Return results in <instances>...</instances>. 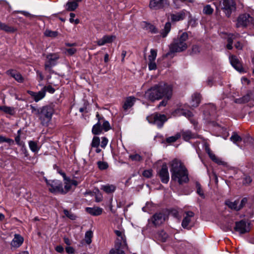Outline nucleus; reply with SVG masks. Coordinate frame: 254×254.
Instances as JSON below:
<instances>
[{"mask_svg": "<svg viewBox=\"0 0 254 254\" xmlns=\"http://www.w3.org/2000/svg\"><path fill=\"white\" fill-rule=\"evenodd\" d=\"M64 212L65 215L70 219L74 220L75 219L76 216L69 211L67 210H64Z\"/></svg>", "mask_w": 254, "mask_h": 254, "instance_id": "obj_51", "label": "nucleus"}, {"mask_svg": "<svg viewBox=\"0 0 254 254\" xmlns=\"http://www.w3.org/2000/svg\"><path fill=\"white\" fill-rule=\"evenodd\" d=\"M146 119L149 123L156 125L159 128L162 127L164 123L167 120L165 115L158 113L152 114Z\"/></svg>", "mask_w": 254, "mask_h": 254, "instance_id": "obj_7", "label": "nucleus"}, {"mask_svg": "<svg viewBox=\"0 0 254 254\" xmlns=\"http://www.w3.org/2000/svg\"><path fill=\"white\" fill-rule=\"evenodd\" d=\"M235 229L240 234L246 233L251 230L250 224L243 220L237 222L236 223Z\"/></svg>", "mask_w": 254, "mask_h": 254, "instance_id": "obj_11", "label": "nucleus"}, {"mask_svg": "<svg viewBox=\"0 0 254 254\" xmlns=\"http://www.w3.org/2000/svg\"><path fill=\"white\" fill-rule=\"evenodd\" d=\"M77 51L76 49L74 48H70L65 49V53L68 55L72 56Z\"/></svg>", "mask_w": 254, "mask_h": 254, "instance_id": "obj_48", "label": "nucleus"}, {"mask_svg": "<svg viewBox=\"0 0 254 254\" xmlns=\"http://www.w3.org/2000/svg\"><path fill=\"white\" fill-rule=\"evenodd\" d=\"M162 183L167 184L169 180V174L166 164H163L158 173Z\"/></svg>", "mask_w": 254, "mask_h": 254, "instance_id": "obj_14", "label": "nucleus"}, {"mask_svg": "<svg viewBox=\"0 0 254 254\" xmlns=\"http://www.w3.org/2000/svg\"><path fill=\"white\" fill-rule=\"evenodd\" d=\"M175 115L184 116L188 118L190 120L191 123L193 125H195L196 123L195 120L191 119V117H192V114L190 111H185L182 109H178L175 111Z\"/></svg>", "mask_w": 254, "mask_h": 254, "instance_id": "obj_18", "label": "nucleus"}, {"mask_svg": "<svg viewBox=\"0 0 254 254\" xmlns=\"http://www.w3.org/2000/svg\"><path fill=\"white\" fill-rule=\"evenodd\" d=\"M181 134L177 133L174 136H170L166 138V142L168 143H173L175 142L177 139L180 138Z\"/></svg>", "mask_w": 254, "mask_h": 254, "instance_id": "obj_40", "label": "nucleus"}, {"mask_svg": "<svg viewBox=\"0 0 254 254\" xmlns=\"http://www.w3.org/2000/svg\"><path fill=\"white\" fill-rule=\"evenodd\" d=\"M254 20V15H253V12L251 16L249 14L240 15L237 20L236 26L237 27H246L253 24Z\"/></svg>", "mask_w": 254, "mask_h": 254, "instance_id": "obj_6", "label": "nucleus"}, {"mask_svg": "<svg viewBox=\"0 0 254 254\" xmlns=\"http://www.w3.org/2000/svg\"><path fill=\"white\" fill-rule=\"evenodd\" d=\"M65 251L68 254H73L75 253L74 249L70 246L66 247Z\"/></svg>", "mask_w": 254, "mask_h": 254, "instance_id": "obj_58", "label": "nucleus"}, {"mask_svg": "<svg viewBox=\"0 0 254 254\" xmlns=\"http://www.w3.org/2000/svg\"><path fill=\"white\" fill-rule=\"evenodd\" d=\"M60 59L59 53H49L46 56L45 62V69L50 71L51 68L57 64L58 60Z\"/></svg>", "mask_w": 254, "mask_h": 254, "instance_id": "obj_5", "label": "nucleus"}, {"mask_svg": "<svg viewBox=\"0 0 254 254\" xmlns=\"http://www.w3.org/2000/svg\"><path fill=\"white\" fill-rule=\"evenodd\" d=\"M203 11L206 14H211L213 11V9L210 5H207L204 7Z\"/></svg>", "mask_w": 254, "mask_h": 254, "instance_id": "obj_45", "label": "nucleus"}, {"mask_svg": "<svg viewBox=\"0 0 254 254\" xmlns=\"http://www.w3.org/2000/svg\"><path fill=\"white\" fill-rule=\"evenodd\" d=\"M239 202L238 200H235L234 202L227 201L226 202V204L231 209H234L235 210H239L241 209V207H239Z\"/></svg>", "mask_w": 254, "mask_h": 254, "instance_id": "obj_30", "label": "nucleus"}, {"mask_svg": "<svg viewBox=\"0 0 254 254\" xmlns=\"http://www.w3.org/2000/svg\"><path fill=\"white\" fill-rule=\"evenodd\" d=\"M229 60L232 65L238 71L242 72L243 67L239 59L235 56H231Z\"/></svg>", "mask_w": 254, "mask_h": 254, "instance_id": "obj_20", "label": "nucleus"}, {"mask_svg": "<svg viewBox=\"0 0 254 254\" xmlns=\"http://www.w3.org/2000/svg\"><path fill=\"white\" fill-rule=\"evenodd\" d=\"M100 189L106 193H111L116 190V187L114 185L107 184L102 185Z\"/></svg>", "mask_w": 254, "mask_h": 254, "instance_id": "obj_26", "label": "nucleus"}, {"mask_svg": "<svg viewBox=\"0 0 254 254\" xmlns=\"http://www.w3.org/2000/svg\"><path fill=\"white\" fill-rule=\"evenodd\" d=\"M151 220L154 225H160L165 221V215L162 213H157L152 216Z\"/></svg>", "mask_w": 254, "mask_h": 254, "instance_id": "obj_19", "label": "nucleus"}, {"mask_svg": "<svg viewBox=\"0 0 254 254\" xmlns=\"http://www.w3.org/2000/svg\"><path fill=\"white\" fill-rule=\"evenodd\" d=\"M241 81L242 83L244 84H248L250 82V81L248 80V79L245 77H243L241 78Z\"/></svg>", "mask_w": 254, "mask_h": 254, "instance_id": "obj_64", "label": "nucleus"}, {"mask_svg": "<svg viewBox=\"0 0 254 254\" xmlns=\"http://www.w3.org/2000/svg\"><path fill=\"white\" fill-rule=\"evenodd\" d=\"M247 202V198H244L242 199L241 203L239 204V207H241V209L246 204Z\"/></svg>", "mask_w": 254, "mask_h": 254, "instance_id": "obj_59", "label": "nucleus"}, {"mask_svg": "<svg viewBox=\"0 0 254 254\" xmlns=\"http://www.w3.org/2000/svg\"><path fill=\"white\" fill-rule=\"evenodd\" d=\"M136 101V98L134 97H127L123 105V108L125 111H127L130 109L134 104Z\"/></svg>", "mask_w": 254, "mask_h": 254, "instance_id": "obj_24", "label": "nucleus"}, {"mask_svg": "<svg viewBox=\"0 0 254 254\" xmlns=\"http://www.w3.org/2000/svg\"><path fill=\"white\" fill-rule=\"evenodd\" d=\"M173 0L174 4L176 6V8L179 7V6H178V3L180 1H182V2L188 1L189 2H191V3H192L193 2V0Z\"/></svg>", "mask_w": 254, "mask_h": 254, "instance_id": "obj_56", "label": "nucleus"}, {"mask_svg": "<svg viewBox=\"0 0 254 254\" xmlns=\"http://www.w3.org/2000/svg\"><path fill=\"white\" fill-rule=\"evenodd\" d=\"M29 94L33 98L35 102H38L41 100L45 96V93L44 90H41L37 93L34 92L32 91H29Z\"/></svg>", "mask_w": 254, "mask_h": 254, "instance_id": "obj_25", "label": "nucleus"}, {"mask_svg": "<svg viewBox=\"0 0 254 254\" xmlns=\"http://www.w3.org/2000/svg\"><path fill=\"white\" fill-rule=\"evenodd\" d=\"M194 216V213L191 211H188L186 212V216L184 218L182 226L184 228H188L189 224L191 221V218Z\"/></svg>", "mask_w": 254, "mask_h": 254, "instance_id": "obj_21", "label": "nucleus"}, {"mask_svg": "<svg viewBox=\"0 0 254 254\" xmlns=\"http://www.w3.org/2000/svg\"><path fill=\"white\" fill-rule=\"evenodd\" d=\"M116 38L115 35H104L102 38L98 40L96 43L99 46L112 43Z\"/></svg>", "mask_w": 254, "mask_h": 254, "instance_id": "obj_17", "label": "nucleus"}, {"mask_svg": "<svg viewBox=\"0 0 254 254\" xmlns=\"http://www.w3.org/2000/svg\"><path fill=\"white\" fill-rule=\"evenodd\" d=\"M28 145L30 149L34 153H37L40 150V147L39 146L37 141L30 140L28 142Z\"/></svg>", "mask_w": 254, "mask_h": 254, "instance_id": "obj_28", "label": "nucleus"}, {"mask_svg": "<svg viewBox=\"0 0 254 254\" xmlns=\"http://www.w3.org/2000/svg\"><path fill=\"white\" fill-rule=\"evenodd\" d=\"M96 117L98 120V122L95 125L93 126L92 129V132L94 134L98 135L100 134L103 130L101 127L102 120L103 119L101 118V116L98 112L96 113Z\"/></svg>", "mask_w": 254, "mask_h": 254, "instance_id": "obj_16", "label": "nucleus"}, {"mask_svg": "<svg viewBox=\"0 0 254 254\" xmlns=\"http://www.w3.org/2000/svg\"><path fill=\"white\" fill-rule=\"evenodd\" d=\"M4 142L10 143V142H13V141L9 138H6L4 136L0 135V143H2Z\"/></svg>", "mask_w": 254, "mask_h": 254, "instance_id": "obj_55", "label": "nucleus"}, {"mask_svg": "<svg viewBox=\"0 0 254 254\" xmlns=\"http://www.w3.org/2000/svg\"><path fill=\"white\" fill-rule=\"evenodd\" d=\"M0 29L7 32H11L14 31V29L8 25L0 22Z\"/></svg>", "mask_w": 254, "mask_h": 254, "instance_id": "obj_43", "label": "nucleus"}, {"mask_svg": "<svg viewBox=\"0 0 254 254\" xmlns=\"http://www.w3.org/2000/svg\"><path fill=\"white\" fill-rule=\"evenodd\" d=\"M78 1L74 0H69L67 4V9L69 11L74 10L78 6Z\"/></svg>", "mask_w": 254, "mask_h": 254, "instance_id": "obj_31", "label": "nucleus"}, {"mask_svg": "<svg viewBox=\"0 0 254 254\" xmlns=\"http://www.w3.org/2000/svg\"><path fill=\"white\" fill-rule=\"evenodd\" d=\"M98 167L100 170H105L108 168V163L105 162L99 161L97 163Z\"/></svg>", "mask_w": 254, "mask_h": 254, "instance_id": "obj_47", "label": "nucleus"}, {"mask_svg": "<svg viewBox=\"0 0 254 254\" xmlns=\"http://www.w3.org/2000/svg\"><path fill=\"white\" fill-rule=\"evenodd\" d=\"M93 237V232L89 230L85 233V241L87 244H90L92 242V238Z\"/></svg>", "mask_w": 254, "mask_h": 254, "instance_id": "obj_39", "label": "nucleus"}, {"mask_svg": "<svg viewBox=\"0 0 254 254\" xmlns=\"http://www.w3.org/2000/svg\"><path fill=\"white\" fill-rule=\"evenodd\" d=\"M44 34L46 37L55 38L58 35V32L56 31H52L50 29H46L44 31Z\"/></svg>", "mask_w": 254, "mask_h": 254, "instance_id": "obj_37", "label": "nucleus"}, {"mask_svg": "<svg viewBox=\"0 0 254 254\" xmlns=\"http://www.w3.org/2000/svg\"><path fill=\"white\" fill-rule=\"evenodd\" d=\"M115 233L117 236L116 241L117 247L121 246L123 248L126 247L127 243L126 237L125 235V232L124 230H115Z\"/></svg>", "mask_w": 254, "mask_h": 254, "instance_id": "obj_12", "label": "nucleus"}, {"mask_svg": "<svg viewBox=\"0 0 254 254\" xmlns=\"http://www.w3.org/2000/svg\"><path fill=\"white\" fill-rule=\"evenodd\" d=\"M171 24L169 22L165 24L164 28L161 32V35L163 37H165L167 35L171 30Z\"/></svg>", "mask_w": 254, "mask_h": 254, "instance_id": "obj_38", "label": "nucleus"}, {"mask_svg": "<svg viewBox=\"0 0 254 254\" xmlns=\"http://www.w3.org/2000/svg\"><path fill=\"white\" fill-rule=\"evenodd\" d=\"M102 141L101 143V146L104 148L106 146V145L108 144V139L105 137H103L101 138Z\"/></svg>", "mask_w": 254, "mask_h": 254, "instance_id": "obj_54", "label": "nucleus"}, {"mask_svg": "<svg viewBox=\"0 0 254 254\" xmlns=\"http://www.w3.org/2000/svg\"><path fill=\"white\" fill-rule=\"evenodd\" d=\"M86 212L93 216H99L103 212V209L99 207H86Z\"/></svg>", "mask_w": 254, "mask_h": 254, "instance_id": "obj_22", "label": "nucleus"}, {"mask_svg": "<svg viewBox=\"0 0 254 254\" xmlns=\"http://www.w3.org/2000/svg\"><path fill=\"white\" fill-rule=\"evenodd\" d=\"M172 86L164 82H160L152 86L145 93V97L154 101L163 98L170 99L172 95Z\"/></svg>", "mask_w": 254, "mask_h": 254, "instance_id": "obj_1", "label": "nucleus"}, {"mask_svg": "<svg viewBox=\"0 0 254 254\" xmlns=\"http://www.w3.org/2000/svg\"><path fill=\"white\" fill-rule=\"evenodd\" d=\"M80 182H78L74 179H66V180L64 181V188L63 187L62 193L65 194L70 190L72 187L75 188L79 184Z\"/></svg>", "mask_w": 254, "mask_h": 254, "instance_id": "obj_13", "label": "nucleus"}, {"mask_svg": "<svg viewBox=\"0 0 254 254\" xmlns=\"http://www.w3.org/2000/svg\"><path fill=\"white\" fill-rule=\"evenodd\" d=\"M23 238L19 235H17V247L20 246L23 244Z\"/></svg>", "mask_w": 254, "mask_h": 254, "instance_id": "obj_53", "label": "nucleus"}, {"mask_svg": "<svg viewBox=\"0 0 254 254\" xmlns=\"http://www.w3.org/2000/svg\"><path fill=\"white\" fill-rule=\"evenodd\" d=\"M56 251L60 253H63L64 252V248L61 246H57L55 248Z\"/></svg>", "mask_w": 254, "mask_h": 254, "instance_id": "obj_60", "label": "nucleus"}, {"mask_svg": "<svg viewBox=\"0 0 254 254\" xmlns=\"http://www.w3.org/2000/svg\"><path fill=\"white\" fill-rule=\"evenodd\" d=\"M101 118H102L103 119V120H102V125H101V127H102V128L103 130H104V131H108V130L111 129V127L109 122L108 121L105 120L104 118L102 116H101Z\"/></svg>", "mask_w": 254, "mask_h": 254, "instance_id": "obj_33", "label": "nucleus"}, {"mask_svg": "<svg viewBox=\"0 0 254 254\" xmlns=\"http://www.w3.org/2000/svg\"><path fill=\"white\" fill-rule=\"evenodd\" d=\"M189 14L190 12L189 11L183 9L179 12L172 14L171 15V19L174 22L183 20Z\"/></svg>", "mask_w": 254, "mask_h": 254, "instance_id": "obj_15", "label": "nucleus"}, {"mask_svg": "<svg viewBox=\"0 0 254 254\" xmlns=\"http://www.w3.org/2000/svg\"><path fill=\"white\" fill-rule=\"evenodd\" d=\"M44 179L50 192L62 193L63 184L61 182L58 180H48L46 178Z\"/></svg>", "mask_w": 254, "mask_h": 254, "instance_id": "obj_8", "label": "nucleus"}, {"mask_svg": "<svg viewBox=\"0 0 254 254\" xmlns=\"http://www.w3.org/2000/svg\"><path fill=\"white\" fill-rule=\"evenodd\" d=\"M128 249L127 244L125 248H123L121 245L117 247L116 244H115V248L112 249L109 252V254H125V251Z\"/></svg>", "mask_w": 254, "mask_h": 254, "instance_id": "obj_23", "label": "nucleus"}, {"mask_svg": "<svg viewBox=\"0 0 254 254\" xmlns=\"http://www.w3.org/2000/svg\"><path fill=\"white\" fill-rule=\"evenodd\" d=\"M142 175L147 178H150L152 175V170L151 169L144 170L142 173Z\"/></svg>", "mask_w": 254, "mask_h": 254, "instance_id": "obj_50", "label": "nucleus"}, {"mask_svg": "<svg viewBox=\"0 0 254 254\" xmlns=\"http://www.w3.org/2000/svg\"><path fill=\"white\" fill-rule=\"evenodd\" d=\"M200 102V95L198 93H195L192 96L190 102V106L192 107H196L198 106Z\"/></svg>", "mask_w": 254, "mask_h": 254, "instance_id": "obj_27", "label": "nucleus"}, {"mask_svg": "<svg viewBox=\"0 0 254 254\" xmlns=\"http://www.w3.org/2000/svg\"><path fill=\"white\" fill-rule=\"evenodd\" d=\"M196 188L197 193L201 197H204L203 190L201 189V185L198 183H196Z\"/></svg>", "mask_w": 254, "mask_h": 254, "instance_id": "obj_49", "label": "nucleus"}, {"mask_svg": "<svg viewBox=\"0 0 254 254\" xmlns=\"http://www.w3.org/2000/svg\"><path fill=\"white\" fill-rule=\"evenodd\" d=\"M207 153L209 155L211 159L218 164H222L223 162L219 158H218L209 149L207 151Z\"/></svg>", "mask_w": 254, "mask_h": 254, "instance_id": "obj_32", "label": "nucleus"}, {"mask_svg": "<svg viewBox=\"0 0 254 254\" xmlns=\"http://www.w3.org/2000/svg\"><path fill=\"white\" fill-rule=\"evenodd\" d=\"M42 90H44L45 93L46 92H48L51 94H53L55 91V89L50 85L44 86Z\"/></svg>", "mask_w": 254, "mask_h": 254, "instance_id": "obj_44", "label": "nucleus"}, {"mask_svg": "<svg viewBox=\"0 0 254 254\" xmlns=\"http://www.w3.org/2000/svg\"><path fill=\"white\" fill-rule=\"evenodd\" d=\"M239 34H230L228 37V43L227 45V49L231 50L232 49V43L234 39H237L239 37Z\"/></svg>", "mask_w": 254, "mask_h": 254, "instance_id": "obj_29", "label": "nucleus"}, {"mask_svg": "<svg viewBox=\"0 0 254 254\" xmlns=\"http://www.w3.org/2000/svg\"><path fill=\"white\" fill-rule=\"evenodd\" d=\"M171 179L180 185L189 182V174L184 164L179 160L175 159L169 163Z\"/></svg>", "mask_w": 254, "mask_h": 254, "instance_id": "obj_2", "label": "nucleus"}, {"mask_svg": "<svg viewBox=\"0 0 254 254\" xmlns=\"http://www.w3.org/2000/svg\"><path fill=\"white\" fill-rule=\"evenodd\" d=\"M157 56V51L154 49L150 50V54L148 56L149 62H153L155 61Z\"/></svg>", "mask_w": 254, "mask_h": 254, "instance_id": "obj_41", "label": "nucleus"}, {"mask_svg": "<svg viewBox=\"0 0 254 254\" xmlns=\"http://www.w3.org/2000/svg\"><path fill=\"white\" fill-rule=\"evenodd\" d=\"M129 158L132 161L140 162L143 160V157L139 154L134 153L129 155Z\"/></svg>", "mask_w": 254, "mask_h": 254, "instance_id": "obj_36", "label": "nucleus"}, {"mask_svg": "<svg viewBox=\"0 0 254 254\" xmlns=\"http://www.w3.org/2000/svg\"><path fill=\"white\" fill-rule=\"evenodd\" d=\"M100 140L99 137L94 136L91 144L92 147L97 148L100 145Z\"/></svg>", "mask_w": 254, "mask_h": 254, "instance_id": "obj_42", "label": "nucleus"}, {"mask_svg": "<svg viewBox=\"0 0 254 254\" xmlns=\"http://www.w3.org/2000/svg\"><path fill=\"white\" fill-rule=\"evenodd\" d=\"M252 182V179L251 178L249 177V176H247L245 178L244 180V181H243V183L244 184H250L251 182Z\"/></svg>", "mask_w": 254, "mask_h": 254, "instance_id": "obj_62", "label": "nucleus"}, {"mask_svg": "<svg viewBox=\"0 0 254 254\" xmlns=\"http://www.w3.org/2000/svg\"><path fill=\"white\" fill-rule=\"evenodd\" d=\"M188 39V35L184 32L177 39H175L173 42L170 45V50L171 52H181L186 50L188 48V44L186 41Z\"/></svg>", "mask_w": 254, "mask_h": 254, "instance_id": "obj_4", "label": "nucleus"}, {"mask_svg": "<svg viewBox=\"0 0 254 254\" xmlns=\"http://www.w3.org/2000/svg\"><path fill=\"white\" fill-rule=\"evenodd\" d=\"M148 68L150 70H154L156 68V64L155 61L149 62Z\"/></svg>", "mask_w": 254, "mask_h": 254, "instance_id": "obj_57", "label": "nucleus"}, {"mask_svg": "<svg viewBox=\"0 0 254 254\" xmlns=\"http://www.w3.org/2000/svg\"><path fill=\"white\" fill-rule=\"evenodd\" d=\"M75 15L73 13H70V18H69V21L71 23L74 22L75 24H78L79 22V21L78 19H76L74 20V18L75 17Z\"/></svg>", "mask_w": 254, "mask_h": 254, "instance_id": "obj_52", "label": "nucleus"}, {"mask_svg": "<svg viewBox=\"0 0 254 254\" xmlns=\"http://www.w3.org/2000/svg\"><path fill=\"white\" fill-rule=\"evenodd\" d=\"M169 6V0H150L149 7L152 10H158Z\"/></svg>", "mask_w": 254, "mask_h": 254, "instance_id": "obj_10", "label": "nucleus"}, {"mask_svg": "<svg viewBox=\"0 0 254 254\" xmlns=\"http://www.w3.org/2000/svg\"><path fill=\"white\" fill-rule=\"evenodd\" d=\"M32 113L37 115L41 124L47 126L51 122L54 113V108L50 106H45L40 108L31 107Z\"/></svg>", "mask_w": 254, "mask_h": 254, "instance_id": "obj_3", "label": "nucleus"}, {"mask_svg": "<svg viewBox=\"0 0 254 254\" xmlns=\"http://www.w3.org/2000/svg\"><path fill=\"white\" fill-rule=\"evenodd\" d=\"M36 73H37V77L39 79V80L42 81L44 79V76H43L42 72H41L39 70H37L36 71Z\"/></svg>", "mask_w": 254, "mask_h": 254, "instance_id": "obj_61", "label": "nucleus"}, {"mask_svg": "<svg viewBox=\"0 0 254 254\" xmlns=\"http://www.w3.org/2000/svg\"><path fill=\"white\" fill-rule=\"evenodd\" d=\"M169 99H167L166 98H165L164 100H163V101H162L159 105V107H160V106H165L167 104V101Z\"/></svg>", "mask_w": 254, "mask_h": 254, "instance_id": "obj_63", "label": "nucleus"}, {"mask_svg": "<svg viewBox=\"0 0 254 254\" xmlns=\"http://www.w3.org/2000/svg\"><path fill=\"white\" fill-rule=\"evenodd\" d=\"M220 5L226 15L228 17L236 8L234 0H223L222 2L220 3Z\"/></svg>", "mask_w": 254, "mask_h": 254, "instance_id": "obj_9", "label": "nucleus"}, {"mask_svg": "<svg viewBox=\"0 0 254 254\" xmlns=\"http://www.w3.org/2000/svg\"><path fill=\"white\" fill-rule=\"evenodd\" d=\"M0 110L9 115H14L15 110L14 108H11L7 106H0Z\"/></svg>", "mask_w": 254, "mask_h": 254, "instance_id": "obj_35", "label": "nucleus"}, {"mask_svg": "<svg viewBox=\"0 0 254 254\" xmlns=\"http://www.w3.org/2000/svg\"><path fill=\"white\" fill-rule=\"evenodd\" d=\"M230 139L232 141L235 143L242 140L241 137L235 133H234V134L231 136Z\"/></svg>", "mask_w": 254, "mask_h": 254, "instance_id": "obj_46", "label": "nucleus"}, {"mask_svg": "<svg viewBox=\"0 0 254 254\" xmlns=\"http://www.w3.org/2000/svg\"><path fill=\"white\" fill-rule=\"evenodd\" d=\"M182 135L184 140L186 141H188L191 138H193L195 137V135L192 134L190 131L186 130L183 131L182 133Z\"/></svg>", "mask_w": 254, "mask_h": 254, "instance_id": "obj_34", "label": "nucleus"}]
</instances>
